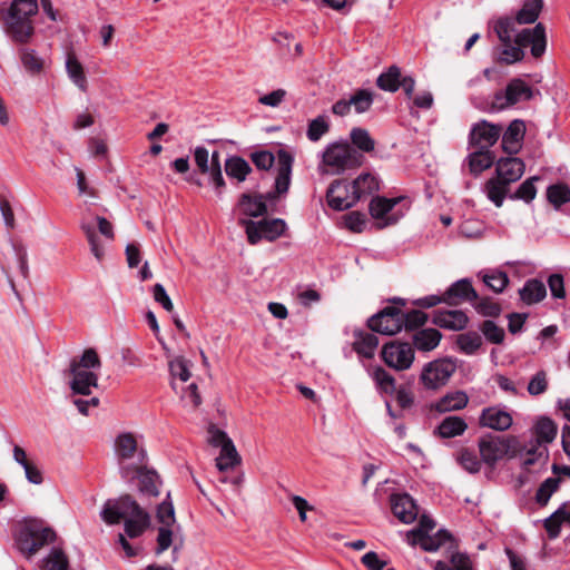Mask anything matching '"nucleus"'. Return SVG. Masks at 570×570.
Returning <instances> with one entry per match:
<instances>
[{
	"mask_svg": "<svg viewBox=\"0 0 570 570\" xmlns=\"http://www.w3.org/2000/svg\"><path fill=\"white\" fill-rule=\"evenodd\" d=\"M533 97V90L520 78H514L509 81L504 91H498L492 101V107L498 110H503L522 100H530Z\"/></svg>",
	"mask_w": 570,
	"mask_h": 570,
	"instance_id": "10",
	"label": "nucleus"
},
{
	"mask_svg": "<svg viewBox=\"0 0 570 570\" xmlns=\"http://www.w3.org/2000/svg\"><path fill=\"white\" fill-rule=\"evenodd\" d=\"M327 204L335 210H345L360 199L355 190L345 180L333 181L326 193Z\"/></svg>",
	"mask_w": 570,
	"mask_h": 570,
	"instance_id": "14",
	"label": "nucleus"
},
{
	"mask_svg": "<svg viewBox=\"0 0 570 570\" xmlns=\"http://www.w3.org/2000/svg\"><path fill=\"white\" fill-rule=\"evenodd\" d=\"M157 520L161 525L158 528L156 556H160L173 544L174 532L171 527L176 522L175 509L170 501L166 500L158 505Z\"/></svg>",
	"mask_w": 570,
	"mask_h": 570,
	"instance_id": "12",
	"label": "nucleus"
},
{
	"mask_svg": "<svg viewBox=\"0 0 570 570\" xmlns=\"http://www.w3.org/2000/svg\"><path fill=\"white\" fill-rule=\"evenodd\" d=\"M474 308L483 316L497 317L501 313V306L498 302L490 297H483L481 299L473 301Z\"/></svg>",
	"mask_w": 570,
	"mask_h": 570,
	"instance_id": "59",
	"label": "nucleus"
},
{
	"mask_svg": "<svg viewBox=\"0 0 570 570\" xmlns=\"http://www.w3.org/2000/svg\"><path fill=\"white\" fill-rule=\"evenodd\" d=\"M373 379L382 392L387 394H392L395 392V380L384 368H375L373 372Z\"/></svg>",
	"mask_w": 570,
	"mask_h": 570,
	"instance_id": "58",
	"label": "nucleus"
},
{
	"mask_svg": "<svg viewBox=\"0 0 570 570\" xmlns=\"http://www.w3.org/2000/svg\"><path fill=\"white\" fill-rule=\"evenodd\" d=\"M451 539V534L446 530H439L434 537L429 534L412 538L411 544H420L425 551H436L445 541Z\"/></svg>",
	"mask_w": 570,
	"mask_h": 570,
	"instance_id": "40",
	"label": "nucleus"
},
{
	"mask_svg": "<svg viewBox=\"0 0 570 570\" xmlns=\"http://www.w3.org/2000/svg\"><path fill=\"white\" fill-rule=\"evenodd\" d=\"M210 183L215 187L218 195H222L223 189L226 186L225 179L222 173L220 154L214 151L210 156Z\"/></svg>",
	"mask_w": 570,
	"mask_h": 570,
	"instance_id": "49",
	"label": "nucleus"
},
{
	"mask_svg": "<svg viewBox=\"0 0 570 570\" xmlns=\"http://www.w3.org/2000/svg\"><path fill=\"white\" fill-rule=\"evenodd\" d=\"M364 156L345 140L328 144L320 164V171L330 175H342L356 169L364 163Z\"/></svg>",
	"mask_w": 570,
	"mask_h": 570,
	"instance_id": "3",
	"label": "nucleus"
},
{
	"mask_svg": "<svg viewBox=\"0 0 570 570\" xmlns=\"http://www.w3.org/2000/svg\"><path fill=\"white\" fill-rule=\"evenodd\" d=\"M146 511L128 494L115 501H107L104 505L101 518L108 524H117L121 519L137 517Z\"/></svg>",
	"mask_w": 570,
	"mask_h": 570,
	"instance_id": "9",
	"label": "nucleus"
},
{
	"mask_svg": "<svg viewBox=\"0 0 570 570\" xmlns=\"http://www.w3.org/2000/svg\"><path fill=\"white\" fill-rule=\"evenodd\" d=\"M512 423L511 414L497 406L483 409L479 417L480 426L495 431H507L511 428Z\"/></svg>",
	"mask_w": 570,
	"mask_h": 570,
	"instance_id": "19",
	"label": "nucleus"
},
{
	"mask_svg": "<svg viewBox=\"0 0 570 570\" xmlns=\"http://www.w3.org/2000/svg\"><path fill=\"white\" fill-rule=\"evenodd\" d=\"M81 229L87 237L91 253L98 261H101L104 257V248L99 243V238L95 230V227L90 224L82 223Z\"/></svg>",
	"mask_w": 570,
	"mask_h": 570,
	"instance_id": "61",
	"label": "nucleus"
},
{
	"mask_svg": "<svg viewBox=\"0 0 570 570\" xmlns=\"http://www.w3.org/2000/svg\"><path fill=\"white\" fill-rule=\"evenodd\" d=\"M444 303L450 306L459 305L462 302H473L479 298L478 293L468 278L453 283L444 293Z\"/></svg>",
	"mask_w": 570,
	"mask_h": 570,
	"instance_id": "20",
	"label": "nucleus"
},
{
	"mask_svg": "<svg viewBox=\"0 0 570 570\" xmlns=\"http://www.w3.org/2000/svg\"><path fill=\"white\" fill-rule=\"evenodd\" d=\"M351 145L363 153H372L375 149V140L371 137L368 130L354 127L350 132Z\"/></svg>",
	"mask_w": 570,
	"mask_h": 570,
	"instance_id": "39",
	"label": "nucleus"
},
{
	"mask_svg": "<svg viewBox=\"0 0 570 570\" xmlns=\"http://www.w3.org/2000/svg\"><path fill=\"white\" fill-rule=\"evenodd\" d=\"M150 523V517L147 512L131 517L125 520V533L129 538L140 537Z\"/></svg>",
	"mask_w": 570,
	"mask_h": 570,
	"instance_id": "45",
	"label": "nucleus"
},
{
	"mask_svg": "<svg viewBox=\"0 0 570 570\" xmlns=\"http://www.w3.org/2000/svg\"><path fill=\"white\" fill-rule=\"evenodd\" d=\"M484 191L497 207H501L509 191V185L497 177H492L485 183Z\"/></svg>",
	"mask_w": 570,
	"mask_h": 570,
	"instance_id": "38",
	"label": "nucleus"
},
{
	"mask_svg": "<svg viewBox=\"0 0 570 570\" xmlns=\"http://www.w3.org/2000/svg\"><path fill=\"white\" fill-rule=\"evenodd\" d=\"M20 59L24 69L30 73H40L43 69V60L35 50L22 48L19 50Z\"/></svg>",
	"mask_w": 570,
	"mask_h": 570,
	"instance_id": "50",
	"label": "nucleus"
},
{
	"mask_svg": "<svg viewBox=\"0 0 570 570\" xmlns=\"http://www.w3.org/2000/svg\"><path fill=\"white\" fill-rule=\"evenodd\" d=\"M191 363L184 356H176L168 361L169 373L171 376V387L177 390L176 380H180L183 383L187 382L190 376Z\"/></svg>",
	"mask_w": 570,
	"mask_h": 570,
	"instance_id": "34",
	"label": "nucleus"
},
{
	"mask_svg": "<svg viewBox=\"0 0 570 570\" xmlns=\"http://www.w3.org/2000/svg\"><path fill=\"white\" fill-rule=\"evenodd\" d=\"M379 345L376 335L363 331L355 332V341L353 350L363 357L371 358L374 356Z\"/></svg>",
	"mask_w": 570,
	"mask_h": 570,
	"instance_id": "33",
	"label": "nucleus"
},
{
	"mask_svg": "<svg viewBox=\"0 0 570 570\" xmlns=\"http://www.w3.org/2000/svg\"><path fill=\"white\" fill-rule=\"evenodd\" d=\"M442 340V333L436 328H421L412 336L413 346L421 352H430L436 348Z\"/></svg>",
	"mask_w": 570,
	"mask_h": 570,
	"instance_id": "28",
	"label": "nucleus"
},
{
	"mask_svg": "<svg viewBox=\"0 0 570 570\" xmlns=\"http://www.w3.org/2000/svg\"><path fill=\"white\" fill-rule=\"evenodd\" d=\"M519 295L524 304L533 305L541 302L547 296V288L542 281L531 278L519 289Z\"/></svg>",
	"mask_w": 570,
	"mask_h": 570,
	"instance_id": "30",
	"label": "nucleus"
},
{
	"mask_svg": "<svg viewBox=\"0 0 570 570\" xmlns=\"http://www.w3.org/2000/svg\"><path fill=\"white\" fill-rule=\"evenodd\" d=\"M66 72L72 83L82 92L88 90V80L82 63L73 50L66 55Z\"/></svg>",
	"mask_w": 570,
	"mask_h": 570,
	"instance_id": "26",
	"label": "nucleus"
},
{
	"mask_svg": "<svg viewBox=\"0 0 570 570\" xmlns=\"http://www.w3.org/2000/svg\"><path fill=\"white\" fill-rule=\"evenodd\" d=\"M458 345L465 354L475 353L482 345L481 336L475 332H468L458 336Z\"/></svg>",
	"mask_w": 570,
	"mask_h": 570,
	"instance_id": "53",
	"label": "nucleus"
},
{
	"mask_svg": "<svg viewBox=\"0 0 570 570\" xmlns=\"http://www.w3.org/2000/svg\"><path fill=\"white\" fill-rule=\"evenodd\" d=\"M240 458L233 442H228L225 449H222L219 456L216 459V466L219 471H226L238 464Z\"/></svg>",
	"mask_w": 570,
	"mask_h": 570,
	"instance_id": "48",
	"label": "nucleus"
},
{
	"mask_svg": "<svg viewBox=\"0 0 570 570\" xmlns=\"http://www.w3.org/2000/svg\"><path fill=\"white\" fill-rule=\"evenodd\" d=\"M400 202V198L375 197L368 205L370 214L375 219H382Z\"/></svg>",
	"mask_w": 570,
	"mask_h": 570,
	"instance_id": "44",
	"label": "nucleus"
},
{
	"mask_svg": "<svg viewBox=\"0 0 570 570\" xmlns=\"http://www.w3.org/2000/svg\"><path fill=\"white\" fill-rule=\"evenodd\" d=\"M468 429V424L460 416H448L438 426V433L441 438L451 439L462 435Z\"/></svg>",
	"mask_w": 570,
	"mask_h": 570,
	"instance_id": "35",
	"label": "nucleus"
},
{
	"mask_svg": "<svg viewBox=\"0 0 570 570\" xmlns=\"http://www.w3.org/2000/svg\"><path fill=\"white\" fill-rule=\"evenodd\" d=\"M434 570H473L472 562L466 554L454 553L451 557V566L443 561L435 563Z\"/></svg>",
	"mask_w": 570,
	"mask_h": 570,
	"instance_id": "56",
	"label": "nucleus"
},
{
	"mask_svg": "<svg viewBox=\"0 0 570 570\" xmlns=\"http://www.w3.org/2000/svg\"><path fill=\"white\" fill-rule=\"evenodd\" d=\"M401 69L397 66H391L377 77L376 86L384 91L395 92L401 87Z\"/></svg>",
	"mask_w": 570,
	"mask_h": 570,
	"instance_id": "37",
	"label": "nucleus"
},
{
	"mask_svg": "<svg viewBox=\"0 0 570 570\" xmlns=\"http://www.w3.org/2000/svg\"><path fill=\"white\" fill-rule=\"evenodd\" d=\"M485 285L495 293H501L509 284V277L504 272H493L483 276Z\"/></svg>",
	"mask_w": 570,
	"mask_h": 570,
	"instance_id": "64",
	"label": "nucleus"
},
{
	"mask_svg": "<svg viewBox=\"0 0 570 570\" xmlns=\"http://www.w3.org/2000/svg\"><path fill=\"white\" fill-rule=\"evenodd\" d=\"M517 23L518 22L514 20V18H499L493 24V30L499 41L513 40L514 36L518 33L515 29Z\"/></svg>",
	"mask_w": 570,
	"mask_h": 570,
	"instance_id": "46",
	"label": "nucleus"
},
{
	"mask_svg": "<svg viewBox=\"0 0 570 570\" xmlns=\"http://www.w3.org/2000/svg\"><path fill=\"white\" fill-rule=\"evenodd\" d=\"M275 195L268 193L265 197L262 195L252 196L249 194H243L239 198L238 206L242 213L248 217H258L267 213V206L265 199H272Z\"/></svg>",
	"mask_w": 570,
	"mask_h": 570,
	"instance_id": "25",
	"label": "nucleus"
},
{
	"mask_svg": "<svg viewBox=\"0 0 570 570\" xmlns=\"http://www.w3.org/2000/svg\"><path fill=\"white\" fill-rule=\"evenodd\" d=\"M547 199L557 209L570 203V187L564 183H558L547 188Z\"/></svg>",
	"mask_w": 570,
	"mask_h": 570,
	"instance_id": "41",
	"label": "nucleus"
},
{
	"mask_svg": "<svg viewBox=\"0 0 570 570\" xmlns=\"http://www.w3.org/2000/svg\"><path fill=\"white\" fill-rule=\"evenodd\" d=\"M402 309L397 306H386L367 321V326L383 335H394L401 332Z\"/></svg>",
	"mask_w": 570,
	"mask_h": 570,
	"instance_id": "13",
	"label": "nucleus"
},
{
	"mask_svg": "<svg viewBox=\"0 0 570 570\" xmlns=\"http://www.w3.org/2000/svg\"><path fill=\"white\" fill-rule=\"evenodd\" d=\"M539 180V177L533 176L525 179L519 188L515 190L513 195H511L512 199H522L525 203H530L534 199L537 195V188L534 186V181Z\"/></svg>",
	"mask_w": 570,
	"mask_h": 570,
	"instance_id": "57",
	"label": "nucleus"
},
{
	"mask_svg": "<svg viewBox=\"0 0 570 570\" xmlns=\"http://www.w3.org/2000/svg\"><path fill=\"white\" fill-rule=\"evenodd\" d=\"M495 163V155L491 150L473 149L466 157L469 171L473 176H478L484 170L492 167Z\"/></svg>",
	"mask_w": 570,
	"mask_h": 570,
	"instance_id": "27",
	"label": "nucleus"
},
{
	"mask_svg": "<svg viewBox=\"0 0 570 570\" xmlns=\"http://www.w3.org/2000/svg\"><path fill=\"white\" fill-rule=\"evenodd\" d=\"M455 370V363L449 358L434 360L424 365L420 381L424 387L436 390L448 383Z\"/></svg>",
	"mask_w": 570,
	"mask_h": 570,
	"instance_id": "7",
	"label": "nucleus"
},
{
	"mask_svg": "<svg viewBox=\"0 0 570 570\" xmlns=\"http://www.w3.org/2000/svg\"><path fill=\"white\" fill-rule=\"evenodd\" d=\"M350 104L357 114L366 112L373 104V94L366 89H358L351 96Z\"/></svg>",
	"mask_w": 570,
	"mask_h": 570,
	"instance_id": "55",
	"label": "nucleus"
},
{
	"mask_svg": "<svg viewBox=\"0 0 570 570\" xmlns=\"http://www.w3.org/2000/svg\"><path fill=\"white\" fill-rule=\"evenodd\" d=\"M328 131L330 122L326 116L321 115L308 122L306 136L311 141H318Z\"/></svg>",
	"mask_w": 570,
	"mask_h": 570,
	"instance_id": "51",
	"label": "nucleus"
},
{
	"mask_svg": "<svg viewBox=\"0 0 570 570\" xmlns=\"http://www.w3.org/2000/svg\"><path fill=\"white\" fill-rule=\"evenodd\" d=\"M525 164L518 157L500 158L495 163V177L509 186L518 181L523 176Z\"/></svg>",
	"mask_w": 570,
	"mask_h": 570,
	"instance_id": "17",
	"label": "nucleus"
},
{
	"mask_svg": "<svg viewBox=\"0 0 570 570\" xmlns=\"http://www.w3.org/2000/svg\"><path fill=\"white\" fill-rule=\"evenodd\" d=\"M485 338L493 344H501L504 340V330L493 321H484L480 327Z\"/></svg>",
	"mask_w": 570,
	"mask_h": 570,
	"instance_id": "63",
	"label": "nucleus"
},
{
	"mask_svg": "<svg viewBox=\"0 0 570 570\" xmlns=\"http://www.w3.org/2000/svg\"><path fill=\"white\" fill-rule=\"evenodd\" d=\"M432 323L441 328L461 331L466 327L469 317L463 311L438 309L433 313Z\"/></svg>",
	"mask_w": 570,
	"mask_h": 570,
	"instance_id": "22",
	"label": "nucleus"
},
{
	"mask_svg": "<svg viewBox=\"0 0 570 570\" xmlns=\"http://www.w3.org/2000/svg\"><path fill=\"white\" fill-rule=\"evenodd\" d=\"M351 188L355 190L358 199H361L363 196L377 191L379 181L371 174H362L351 184Z\"/></svg>",
	"mask_w": 570,
	"mask_h": 570,
	"instance_id": "43",
	"label": "nucleus"
},
{
	"mask_svg": "<svg viewBox=\"0 0 570 570\" xmlns=\"http://www.w3.org/2000/svg\"><path fill=\"white\" fill-rule=\"evenodd\" d=\"M69 372L72 375L70 389L75 394L89 395L91 387H97L98 375L94 371L80 368L77 365H70Z\"/></svg>",
	"mask_w": 570,
	"mask_h": 570,
	"instance_id": "21",
	"label": "nucleus"
},
{
	"mask_svg": "<svg viewBox=\"0 0 570 570\" xmlns=\"http://www.w3.org/2000/svg\"><path fill=\"white\" fill-rule=\"evenodd\" d=\"M225 173L230 179L237 183L246 180L247 176L252 173L249 164L240 156H230L225 160Z\"/></svg>",
	"mask_w": 570,
	"mask_h": 570,
	"instance_id": "31",
	"label": "nucleus"
},
{
	"mask_svg": "<svg viewBox=\"0 0 570 570\" xmlns=\"http://www.w3.org/2000/svg\"><path fill=\"white\" fill-rule=\"evenodd\" d=\"M293 166V157L285 150H279L277 154V175L275 178V194L277 196L287 193L291 184V174Z\"/></svg>",
	"mask_w": 570,
	"mask_h": 570,
	"instance_id": "24",
	"label": "nucleus"
},
{
	"mask_svg": "<svg viewBox=\"0 0 570 570\" xmlns=\"http://www.w3.org/2000/svg\"><path fill=\"white\" fill-rule=\"evenodd\" d=\"M55 539L56 533L52 529L30 523L19 530L17 546L22 554L30 558Z\"/></svg>",
	"mask_w": 570,
	"mask_h": 570,
	"instance_id": "5",
	"label": "nucleus"
},
{
	"mask_svg": "<svg viewBox=\"0 0 570 570\" xmlns=\"http://www.w3.org/2000/svg\"><path fill=\"white\" fill-rule=\"evenodd\" d=\"M525 135V124L521 119H514L510 122L504 132H502L501 146L504 153L517 155L521 147Z\"/></svg>",
	"mask_w": 570,
	"mask_h": 570,
	"instance_id": "18",
	"label": "nucleus"
},
{
	"mask_svg": "<svg viewBox=\"0 0 570 570\" xmlns=\"http://www.w3.org/2000/svg\"><path fill=\"white\" fill-rule=\"evenodd\" d=\"M393 514L403 523H412L416 520L419 510L414 500L406 493L391 497Z\"/></svg>",
	"mask_w": 570,
	"mask_h": 570,
	"instance_id": "23",
	"label": "nucleus"
},
{
	"mask_svg": "<svg viewBox=\"0 0 570 570\" xmlns=\"http://www.w3.org/2000/svg\"><path fill=\"white\" fill-rule=\"evenodd\" d=\"M456 461L469 473H478L481 470L482 459L479 460L471 449H461L456 454Z\"/></svg>",
	"mask_w": 570,
	"mask_h": 570,
	"instance_id": "47",
	"label": "nucleus"
},
{
	"mask_svg": "<svg viewBox=\"0 0 570 570\" xmlns=\"http://www.w3.org/2000/svg\"><path fill=\"white\" fill-rule=\"evenodd\" d=\"M528 46H531V55L534 58H540L544 53L547 39L542 23H537L532 29H522L513 40L500 41V45L493 48V58L499 65H513L523 60V49Z\"/></svg>",
	"mask_w": 570,
	"mask_h": 570,
	"instance_id": "1",
	"label": "nucleus"
},
{
	"mask_svg": "<svg viewBox=\"0 0 570 570\" xmlns=\"http://www.w3.org/2000/svg\"><path fill=\"white\" fill-rule=\"evenodd\" d=\"M469 396L464 391H454L442 396L432 407L439 413H446L464 409Z\"/></svg>",
	"mask_w": 570,
	"mask_h": 570,
	"instance_id": "29",
	"label": "nucleus"
},
{
	"mask_svg": "<svg viewBox=\"0 0 570 570\" xmlns=\"http://www.w3.org/2000/svg\"><path fill=\"white\" fill-rule=\"evenodd\" d=\"M557 432V424L550 417L547 416L539 417L533 426L535 443L538 445L551 443L556 439Z\"/></svg>",
	"mask_w": 570,
	"mask_h": 570,
	"instance_id": "32",
	"label": "nucleus"
},
{
	"mask_svg": "<svg viewBox=\"0 0 570 570\" xmlns=\"http://www.w3.org/2000/svg\"><path fill=\"white\" fill-rule=\"evenodd\" d=\"M563 514V509L559 508L549 518L544 520V528L550 539H556L559 537L561 531V524L566 522Z\"/></svg>",
	"mask_w": 570,
	"mask_h": 570,
	"instance_id": "60",
	"label": "nucleus"
},
{
	"mask_svg": "<svg viewBox=\"0 0 570 570\" xmlns=\"http://www.w3.org/2000/svg\"><path fill=\"white\" fill-rule=\"evenodd\" d=\"M114 450L120 464H124L127 460L134 459L136 455L140 456L141 461L145 456V451L142 449L139 450L137 438L131 432H122L117 435ZM122 466L124 465H121V468Z\"/></svg>",
	"mask_w": 570,
	"mask_h": 570,
	"instance_id": "16",
	"label": "nucleus"
},
{
	"mask_svg": "<svg viewBox=\"0 0 570 570\" xmlns=\"http://www.w3.org/2000/svg\"><path fill=\"white\" fill-rule=\"evenodd\" d=\"M502 135V126L482 119L471 126L468 145L471 149L491 150Z\"/></svg>",
	"mask_w": 570,
	"mask_h": 570,
	"instance_id": "8",
	"label": "nucleus"
},
{
	"mask_svg": "<svg viewBox=\"0 0 570 570\" xmlns=\"http://www.w3.org/2000/svg\"><path fill=\"white\" fill-rule=\"evenodd\" d=\"M37 0H13L4 18V31L19 45H27L35 35L32 18L38 13Z\"/></svg>",
	"mask_w": 570,
	"mask_h": 570,
	"instance_id": "2",
	"label": "nucleus"
},
{
	"mask_svg": "<svg viewBox=\"0 0 570 570\" xmlns=\"http://www.w3.org/2000/svg\"><path fill=\"white\" fill-rule=\"evenodd\" d=\"M70 365H77L80 368L94 371V370L100 368L101 361H100V357H99L98 353L96 352V350L87 348L83 351L81 357L78 360L73 358L70 362Z\"/></svg>",
	"mask_w": 570,
	"mask_h": 570,
	"instance_id": "54",
	"label": "nucleus"
},
{
	"mask_svg": "<svg viewBox=\"0 0 570 570\" xmlns=\"http://www.w3.org/2000/svg\"><path fill=\"white\" fill-rule=\"evenodd\" d=\"M381 354L385 364L396 371L410 368L414 361L413 346L407 342L391 341L383 345Z\"/></svg>",
	"mask_w": 570,
	"mask_h": 570,
	"instance_id": "11",
	"label": "nucleus"
},
{
	"mask_svg": "<svg viewBox=\"0 0 570 570\" xmlns=\"http://www.w3.org/2000/svg\"><path fill=\"white\" fill-rule=\"evenodd\" d=\"M543 8L542 0H527L522 8L517 12L514 20L519 24H529L535 22Z\"/></svg>",
	"mask_w": 570,
	"mask_h": 570,
	"instance_id": "36",
	"label": "nucleus"
},
{
	"mask_svg": "<svg viewBox=\"0 0 570 570\" xmlns=\"http://www.w3.org/2000/svg\"><path fill=\"white\" fill-rule=\"evenodd\" d=\"M517 444L518 441L514 436H500L492 434L481 438L478 442L482 462L490 468H493L505 456H514Z\"/></svg>",
	"mask_w": 570,
	"mask_h": 570,
	"instance_id": "4",
	"label": "nucleus"
},
{
	"mask_svg": "<svg viewBox=\"0 0 570 570\" xmlns=\"http://www.w3.org/2000/svg\"><path fill=\"white\" fill-rule=\"evenodd\" d=\"M132 472L137 473L139 480L138 488L141 495L148 498H156L159 495L160 480L155 471H150L141 466H135L134 469L129 466L121 468L124 478H128Z\"/></svg>",
	"mask_w": 570,
	"mask_h": 570,
	"instance_id": "15",
	"label": "nucleus"
},
{
	"mask_svg": "<svg viewBox=\"0 0 570 570\" xmlns=\"http://www.w3.org/2000/svg\"><path fill=\"white\" fill-rule=\"evenodd\" d=\"M239 225L245 227L247 239L252 245L257 244L263 238L273 242L284 235L287 229L285 220L281 218L259 222L240 218Z\"/></svg>",
	"mask_w": 570,
	"mask_h": 570,
	"instance_id": "6",
	"label": "nucleus"
},
{
	"mask_svg": "<svg viewBox=\"0 0 570 570\" xmlns=\"http://www.w3.org/2000/svg\"><path fill=\"white\" fill-rule=\"evenodd\" d=\"M429 316L420 309H412L407 313L402 312L401 316V331L406 332L419 331L426 324Z\"/></svg>",
	"mask_w": 570,
	"mask_h": 570,
	"instance_id": "42",
	"label": "nucleus"
},
{
	"mask_svg": "<svg viewBox=\"0 0 570 570\" xmlns=\"http://www.w3.org/2000/svg\"><path fill=\"white\" fill-rule=\"evenodd\" d=\"M47 570H68L69 561L61 549H52L46 558Z\"/></svg>",
	"mask_w": 570,
	"mask_h": 570,
	"instance_id": "62",
	"label": "nucleus"
},
{
	"mask_svg": "<svg viewBox=\"0 0 570 570\" xmlns=\"http://www.w3.org/2000/svg\"><path fill=\"white\" fill-rule=\"evenodd\" d=\"M561 479L559 476L557 478H548L544 480L537 493H535V500L539 504L546 505L548 501L550 500L551 495L558 490L560 485Z\"/></svg>",
	"mask_w": 570,
	"mask_h": 570,
	"instance_id": "52",
	"label": "nucleus"
}]
</instances>
